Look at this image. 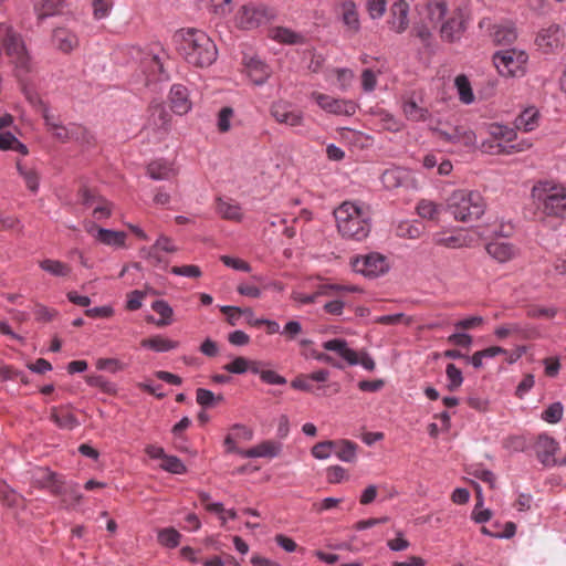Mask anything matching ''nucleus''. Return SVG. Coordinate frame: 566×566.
I'll return each mask as SVG.
<instances>
[{"label": "nucleus", "mask_w": 566, "mask_h": 566, "mask_svg": "<svg viewBox=\"0 0 566 566\" xmlns=\"http://www.w3.org/2000/svg\"><path fill=\"white\" fill-rule=\"evenodd\" d=\"M174 40L179 55L193 67L205 69L217 61V45L202 30L180 29L175 33Z\"/></svg>", "instance_id": "nucleus-1"}, {"label": "nucleus", "mask_w": 566, "mask_h": 566, "mask_svg": "<svg viewBox=\"0 0 566 566\" xmlns=\"http://www.w3.org/2000/svg\"><path fill=\"white\" fill-rule=\"evenodd\" d=\"M428 19L432 23L441 22L439 35L443 42H459L468 29L469 17L460 7L452 10L447 17L448 4L444 0L429 1L426 4Z\"/></svg>", "instance_id": "nucleus-2"}, {"label": "nucleus", "mask_w": 566, "mask_h": 566, "mask_svg": "<svg viewBox=\"0 0 566 566\" xmlns=\"http://www.w3.org/2000/svg\"><path fill=\"white\" fill-rule=\"evenodd\" d=\"M338 232L343 238L363 241L371 231L370 216L363 207L353 202H343L334 210Z\"/></svg>", "instance_id": "nucleus-3"}, {"label": "nucleus", "mask_w": 566, "mask_h": 566, "mask_svg": "<svg viewBox=\"0 0 566 566\" xmlns=\"http://www.w3.org/2000/svg\"><path fill=\"white\" fill-rule=\"evenodd\" d=\"M447 209L458 221L478 220L485 211V202L478 191L455 190L447 201Z\"/></svg>", "instance_id": "nucleus-4"}, {"label": "nucleus", "mask_w": 566, "mask_h": 566, "mask_svg": "<svg viewBox=\"0 0 566 566\" xmlns=\"http://www.w3.org/2000/svg\"><path fill=\"white\" fill-rule=\"evenodd\" d=\"M528 55L515 49L501 50L493 54V64L505 77H521L526 73Z\"/></svg>", "instance_id": "nucleus-5"}, {"label": "nucleus", "mask_w": 566, "mask_h": 566, "mask_svg": "<svg viewBox=\"0 0 566 566\" xmlns=\"http://www.w3.org/2000/svg\"><path fill=\"white\" fill-rule=\"evenodd\" d=\"M532 196L542 202V209L545 214L566 218V189H558L556 187L546 189L534 186Z\"/></svg>", "instance_id": "nucleus-6"}, {"label": "nucleus", "mask_w": 566, "mask_h": 566, "mask_svg": "<svg viewBox=\"0 0 566 566\" xmlns=\"http://www.w3.org/2000/svg\"><path fill=\"white\" fill-rule=\"evenodd\" d=\"M325 350L337 353L343 359H345L350 366L360 364L365 369L371 371L375 369L374 359L367 354L361 353L360 356L348 347V343L344 338H333L322 344Z\"/></svg>", "instance_id": "nucleus-7"}, {"label": "nucleus", "mask_w": 566, "mask_h": 566, "mask_svg": "<svg viewBox=\"0 0 566 566\" xmlns=\"http://www.w3.org/2000/svg\"><path fill=\"white\" fill-rule=\"evenodd\" d=\"M353 270L366 277H377L388 271L386 258L378 252H370L365 255H356L350 260Z\"/></svg>", "instance_id": "nucleus-8"}, {"label": "nucleus", "mask_w": 566, "mask_h": 566, "mask_svg": "<svg viewBox=\"0 0 566 566\" xmlns=\"http://www.w3.org/2000/svg\"><path fill=\"white\" fill-rule=\"evenodd\" d=\"M271 18L265 7L243 6L237 15V25L243 30H252Z\"/></svg>", "instance_id": "nucleus-9"}, {"label": "nucleus", "mask_w": 566, "mask_h": 566, "mask_svg": "<svg viewBox=\"0 0 566 566\" xmlns=\"http://www.w3.org/2000/svg\"><path fill=\"white\" fill-rule=\"evenodd\" d=\"M52 495L59 496L61 499V506L66 510L76 507L83 499L78 484L73 481H66L63 476Z\"/></svg>", "instance_id": "nucleus-10"}, {"label": "nucleus", "mask_w": 566, "mask_h": 566, "mask_svg": "<svg viewBox=\"0 0 566 566\" xmlns=\"http://www.w3.org/2000/svg\"><path fill=\"white\" fill-rule=\"evenodd\" d=\"M313 97L319 107L328 113L350 116L356 112V104L352 101L334 98L322 93H313Z\"/></svg>", "instance_id": "nucleus-11"}, {"label": "nucleus", "mask_w": 566, "mask_h": 566, "mask_svg": "<svg viewBox=\"0 0 566 566\" xmlns=\"http://www.w3.org/2000/svg\"><path fill=\"white\" fill-rule=\"evenodd\" d=\"M564 32L557 24L543 29L537 38L536 44L544 53H553L563 45Z\"/></svg>", "instance_id": "nucleus-12"}, {"label": "nucleus", "mask_w": 566, "mask_h": 566, "mask_svg": "<svg viewBox=\"0 0 566 566\" xmlns=\"http://www.w3.org/2000/svg\"><path fill=\"white\" fill-rule=\"evenodd\" d=\"M490 134L494 138V140L490 143H483L482 147L485 149V151L490 154H510L506 149V146L503 144L496 142L497 139H505L506 142H512L515 137V132L512 128H509L507 126L500 125V124H493L490 127Z\"/></svg>", "instance_id": "nucleus-13"}, {"label": "nucleus", "mask_w": 566, "mask_h": 566, "mask_svg": "<svg viewBox=\"0 0 566 566\" xmlns=\"http://www.w3.org/2000/svg\"><path fill=\"white\" fill-rule=\"evenodd\" d=\"M61 478L62 475L48 467L36 468L31 472V485L39 490H48L52 494Z\"/></svg>", "instance_id": "nucleus-14"}, {"label": "nucleus", "mask_w": 566, "mask_h": 566, "mask_svg": "<svg viewBox=\"0 0 566 566\" xmlns=\"http://www.w3.org/2000/svg\"><path fill=\"white\" fill-rule=\"evenodd\" d=\"M488 254L500 263H505L518 254V249L511 242L493 240L485 245Z\"/></svg>", "instance_id": "nucleus-15"}, {"label": "nucleus", "mask_w": 566, "mask_h": 566, "mask_svg": "<svg viewBox=\"0 0 566 566\" xmlns=\"http://www.w3.org/2000/svg\"><path fill=\"white\" fill-rule=\"evenodd\" d=\"M271 115L276 122L292 127L300 126L303 123L302 112L294 111L289 104L282 102L272 105Z\"/></svg>", "instance_id": "nucleus-16"}, {"label": "nucleus", "mask_w": 566, "mask_h": 566, "mask_svg": "<svg viewBox=\"0 0 566 566\" xmlns=\"http://www.w3.org/2000/svg\"><path fill=\"white\" fill-rule=\"evenodd\" d=\"M557 450L558 443L555 441V439L546 434L538 437L536 442V455L544 465H556L559 463L554 458Z\"/></svg>", "instance_id": "nucleus-17"}, {"label": "nucleus", "mask_w": 566, "mask_h": 566, "mask_svg": "<svg viewBox=\"0 0 566 566\" xmlns=\"http://www.w3.org/2000/svg\"><path fill=\"white\" fill-rule=\"evenodd\" d=\"M170 105L174 113L178 115L187 114L191 109V102L186 86L175 84L170 88Z\"/></svg>", "instance_id": "nucleus-18"}, {"label": "nucleus", "mask_w": 566, "mask_h": 566, "mask_svg": "<svg viewBox=\"0 0 566 566\" xmlns=\"http://www.w3.org/2000/svg\"><path fill=\"white\" fill-rule=\"evenodd\" d=\"M409 4L406 0H397L390 8V20L388 23L396 32H403L409 23Z\"/></svg>", "instance_id": "nucleus-19"}, {"label": "nucleus", "mask_w": 566, "mask_h": 566, "mask_svg": "<svg viewBox=\"0 0 566 566\" xmlns=\"http://www.w3.org/2000/svg\"><path fill=\"white\" fill-rule=\"evenodd\" d=\"M245 67L249 77L256 85L264 84L271 74L270 66L258 56H251L247 60Z\"/></svg>", "instance_id": "nucleus-20"}, {"label": "nucleus", "mask_w": 566, "mask_h": 566, "mask_svg": "<svg viewBox=\"0 0 566 566\" xmlns=\"http://www.w3.org/2000/svg\"><path fill=\"white\" fill-rule=\"evenodd\" d=\"M53 45L64 53H70L78 43L77 38L70 30L56 28L52 33Z\"/></svg>", "instance_id": "nucleus-21"}, {"label": "nucleus", "mask_w": 566, "mask_h": 566, "mask_svg": "<svg viewBox=\"0 0 566 566\" xmlns=\"http://www.w3.org/2000/svg\"><path fill=\"white\" fill-rule=\"evenodd\" d=\"M140 346L156 353H166L178 348L179 342L166 338L161 335H155L149 338H144L140 342Z\"/></svg>", "instance_id": "nucleus-22"}, {"label": "nucleus", "mask_w": 566, "mask_h": 566, "mask_svg": "<svg viewBox=\"0 0 566 566\" xmlns=\"http://www.w3.org/2000/svg\"><path fill=\"white\" fill-rule=\"evenodd\" d=\"M492 38L497 45H511L517 39L516 28L513 23L494 25Z\"/></svg>", "instance_id": "nucleus-23"}, {"label": "nucleus", "mask_w": 566, "mask_h": 566, "mask_svg": "<svg viewBox=\"0 0 566 566\" xmlns=\"http://www.w3.org/2000/svg\"><path fill=\"white\" fill-rule=\"evenodd\" d=\"M342 21L353 32L360 29L357 7L354 1L347 0L342 3Z\"/></svg>", "instance_id": "nucleus-24"}, {"label": "nucleus", "mask_w": 566, "mask_h": 566, "mask_svg": "<svg viewBox=\"0 0 566 566\" xmlns=\"http://www.w3.org/2000/svg\"><path fill=\"white\" fill-rule=\"evenodd\" d=\"M334 454L344 462L353 463L357 458V443L350 440H335Z\"/></svg>", "instance_id": "nucleus-25"}, {"label": "nucleus", "mask_w": 566, "mask_h": 566, "mask_svg": "<svg viewBox=\"0 0 566 566\" xmlns=\"http://www.w3.org/2000/svg\"><path fill=\"white\" fill-rule=\"evenodd\" d=\"M539 113L534 107L524 109L514 120L516 129L531 132L538 125Z\"/></svg>", "instance_id": "nucleus-26"}, {"label": "nucleus", "mask_w": 566, "mask_h": 566, "mask_svg": "<svg viewBox=\"0 0 566 566\" xmlns=\"http://www.w3.org/2000/svg\"><path fill=\"white\" fill-rule=\"evenodd\" d=\"M151 308L160 315V319L155 321L153 316H148L147 322L155 323L159 327L171 324L174 311L168 302L165 300H156L153 302Z\"/></svg>", "instance_id": "nucleus-27"}, {"label": "nucleus", "mask_w": 566, "mask_h": 566, "mask_svg": "<svg viewBox=\"0 0 566 566\" xmlns=\"http://www.w3.org/2000/svg\"><path fill=\"white\" fill-rule=\"evenodd\" d=\"M95 238L103 244L122 248L125 245L126 233L124 231L98 228Z\"/></svg>", "instance_id": "nucleus-28"}, {"label": "nucleus", "mask_w": 566, "mask_h": 566, "mask_svg": "<svg viewBox=\"0 0 566 566\" xmlns=\"http://www.w3.org/2000/svg\"><path fill=\"white\" fill-rule=\"evenodd\" d=\"M65 0H43L41 3L34 4L38 23L44 19L55 15L60 12Z\"/></svg>", "instance_id": "nucleus-29"}, {"label": "nucleus", "mask_w": 566, "mask_h": 566, "mask_svg": "<svg viewBox=\"0 0 566 566\" xmlns=\"http://www.w3.org/2000/svg\"><path fill=\"white\" fill-rule=\"evenodd\" d=\"M50 418L61 429L72 430L80 424L76 417L64 409L52 408Z\"/></svg>", "instance_id": "nucleus-30"}, {"label": "nucleus", "mask_w": 566, "mask_h": 566, "mask_svg": "<svg viewBox=\"0 0 566 566\" xmlns=\"http://www.w3.org/2000/svg\"><path fill=\"white\" fill-rule=\"evenodd\" d=\"M181 534L174 527H166L158 531V543L167 548H176L180 544Z\"/></svg>", "instance_id": "nucleus-31"}, {"label": "nucleus", "mask_w": 566, "mask_h": 566, "mask_svg": "<svg viewBox=\"0 0 566 566\" xmlns=\"http://www.w3.org/2000/svg\"><path fill=\"white\" fill-rule=\"evenodd\" d=\"M147 174L154 180H167L175 175V171L165 163L154 161L147 166Z\"/></svg>", "instance_id": "nucleus-32"}, {"label": "nucleus", "mask_w": 566, "mask_h": 566, "mask_svg": "<svg viewBox=\"0 0 566 566\" xmlns=\"http://www.w3.org/2000/svg\"><path fill=\"white\" fill-rule=\"evenodd\" d=\"M39 265L53 276H67L71 273V268L59 260L44 259L40 261Z\"/></svg>", "instance_id": "nucleus-33"}, {"label": "nucleus", "mask_w": 566, "mask_h": 566, "mask_svg": "<svg viewBox=\"0 0 566 566\" xmlns=\"http://www.w3.org/2000/svg\"><path fill=\"white\" fill-rule=\"evenodd\" d=\"M338 287L334 286V285H326V284H323L318 287V290L313 293V294H302V293H296L294 292L292 294V298L301 304H312V303H315L317 297L318 296H322V295H333V290H337Z\"/></svg>", "instance_id": "nucleus-34"}, {"label": "nucleus", "mask_w": 566, "mask_h": 566, "mask_svg": "<svg viewBox=\"0 0 566 566\" xmlns=\"http://www.w3.org/2000/svg\"><path fill=\"white\" fill-rule=\"evenodd\" d=\"M4 48L8 55L11 57L21 55L27 52L22 38L13 32H9L4 40Z\"/></svg>", "instance_id": "nucleus-35"}, {"label": "nucleus", "mask_w": 566, "mask_h": 566, "mask_svg": "<svg viewBox=\"0 0 566 566\" xmlns=\"http://www.w3.org/2000/svg\"><path fill=\"white\" fill-rule=\"evenodd\" d=\"M224 397L222 395L216 396L211 390L206 388H198L196 390V401L202 408H212L214 405L222 402Z\"/></svg>", "instance_id": "nucleus-36"}, {"label": "nucleus", "mask_w": 566, "mask_h": 566, "mask_svg": "<svg viewBox=\"0 0 566 566\" xmlns=\"http://www.w3.org/2000/svg\"><path fill=\"white\" fill-rule=\"evenodd\" d=\"M217 210L223 219L240 221L242 218L241 209L238 205H232L227 201L218 199Z\"/></svg>", "instance_id": "nucleus-37"}, {"label": "nucleus", "mask_w": 566, "mask_h": 566, "mask_svg": "<svg viewBox=\"0 0 566 566\" xmlns=\"http://www.w3.org/2000/svg\"><path fill=\"white\" fill-rule=\"evenodd\" d=\"M86 382L91 387H97L103 392L108 395H115L117 392L116 385L108 381L104 376L101 375H88L86 376Z\"/></svg>", "instance_id": "nucleus-38"}, {"label": "nucleus", "mask_w": 566, "mask_h": 566, "mask_svg": "<svg viewBox=\"0 0 566 566\" xmlns=\"http://www.w3.org/2000/svg\"><path fill=\"white\" fill-rule=\"evenodd\" d=\"M455 86L458 88L460 99L463 103L470 104L473 102L474 95L470 82L465 75H458L455 77Z\"/></svg>", "instance_id": "nucleus-39"}, {"label": "nucleus", "mask_w": 566, "mask_h": 566, "mask_svg": "<svg viewBox=\"0 0 566 566\" xmlns=\"http://www.w3.org/2000/svg\"><path fill=\"white\" fill-rule=\"evenodd\" d=\"M447 378L449 384L447 388L449 391H455L459 389L463 382V376L460 368H458L454 364H448L446 368Z\"/></svg>", "instance_id": "nucleus-40"}, {"label": "nucleus", "mask_w": 566, "mask_h": 566, "mask_svg": "<svg viewBox=\"0 0 566 566\" xmlns=\"http://www.w3.org/2000/svg\"><path fill=\"white\" fill-rule=\"evenodd\" d=\"M403 113L407 118L411 120H426L429 112L426 108L419 107L415 101H408L403 104Z\"/></svg>", "instance_id": "nucleus-41"}, {"label": "nucleus", "mask_w": 566, "mask_h": 566, "mask_svg": "<svg viewBox=\"0 0 566 566\" xmlns=\"http://www.w3.org/2000/svg\"><path fill=\"white\" fill-rule=\"evenodd\" d=\"M474 489H475V492H476L478 502H476L475 507H474V510L472 512V518L474 520V522H476L479 524L485 523V522H488L492 517V512L489 509H485V510H482V511H478V507L482 506V504H483V497H482V492H481L480 485L475 484Z\"/></svg>", "instance_id": "nucleus-42"}, {"label": "nucleus", "mask_w": 566, "mask_h": 566, "mask_svg": "<svg viewBox=\"0 0 566 566\" xmlns=\"http://www.w3.org/2000/svg\"><path fill=\"white\" fill-rule=\"evenodd\" d=\"M412 34L417 36L422 45L433 52V34L426 24H417L412 28Z\"/></svg>", "instance_id": "nucleus-43"}, {"label": "nucleus", "mask_w": 566, "mask_h": 566, "mask_svg": "<svg viewBox=\"0 0 566 566\" xmlns=\"http://www.w3.org/2000/svg\"><path fill=\"white\" fill-rule=\"evenodd\" d=\"M160 468L164 471H167L172 474H185L187 473V467L184 462L176 455H168L165 458L164 462L160 464Z\"/></svg>", "instance_id": "nucleus-44"}, {"label": "nucleus", "mask_w": 566, "mask_h": 566, "mask_svg": "<svg viewBox=\"0 0 566 566\" xmlns=\"http://www.w3.org/2000/svg\"><path fill=\"white\" fill-rule=\"evenodd\" d=\"M259 458H275L282 451V444L272 440H265L258 444Z\"/></svg>", "instance_id": "nucleus-45"}, {"label": "nucleus", "mask_w": 566, "mask_h": 566, "mask_svg": "<svg viewBox=\"0 0 566 566\" xmlns=\"http://www.w3.org/2000/svg\"><path fill=\"white\" fill-rule=\"evenodd\" d=\"M335 440L317 442L311 450L312 455L318 460H325L334 453Z\"/></svg>", "instance_id": "nucleus-46"}, {"label": "nucleus", "mask_w": 566, "mask_h": 566, "mask_svg": "<svg viewBox=\"0 0 566 566\" xmlns=\"http://www.w3.org/2000/svg\"><path fill=\"white\" fill-rule=\"evenodd\" d=\"M423 231L421 223L401 222L398 226V235L408 239H418Z\"/></svg>", "instance_id": "nucleus-47"}, {"label": "nucleus", "mask_w": 566, "mask_h": 566, "mask_svg": "<svg viewBox=\"0 0 566 566\" xmlns=\"http://www.w3.org/2000/svg\"><path fill=\"white\" fill-rule=\"evenodd\" d=\"M563 413V405L560 402H553L544 410L542 419L548 423H557L562 420Z\"/></svg>", "instance_id": "nucleus-48"}, {"label": "nucleus", "mask_w": 566, "mask_h": 566, "mask_svg": "<svg viewBox=\"0 0 566 566\" xmlns=\"http://www.w3.org/2000/svg\"><path fill=\"white\" fill-rule=\"evenodd\" d=\"M439 208L433 201L422 199L417 206V211L421 218L434 220L439 213Z\"/></svg>", "instance_id": "nucleus-49"}, {"label": "nucleus", "mask_w": 566, "mask_h": 566, "mask_svg": "<svg viewBox=\"0 0 566 566\" xmlns=\"http://www.w3.org/2000/svg\"><path fill=\"white\" fill-rule=\"evenodd\" d=\"M114 6V0H93V17L96 20L106 18Z\"/></svg>", "instance_id": "nucleus-50"}, {"label": "nucleus", "mask_w": 566, "mask_h": 566, "mask_svg": "<svg viewBox=\"0 0 566 566\" xmlns=\"http://www.w3.org/2000/svg\"><path fill=\"white\" fill-rule=\"evenodd\" d=\"M220 311L227 315V321L231 326L237 324L240 314L252 315V308L250 307L241 308L238 306L224 305L220 307Z\"/></svg>", "instance_id": "nucleus-51"}, {"label": "nucleus", "mask_w": 566, "mask_h": 566, "mask_svg": "<svg viewBox=\"0 0 566 566\" xmlns=\"http://www.w3.org/2000/svg\"><path fill=\"white\" fill-rule=\"evenodd\" d=\"M96 368L116 374L117 371L124 370L126 365L117 358H99L96 361Z\"/></svg>", "instance_id": "nucleus-52"}, {"label": "nucleus", "mask_w": 566, "mask_h": 566, "mask_svg": "<svg viewBox=\"0 0 566 566\" xmlns=\"http://www.w3.org/2000/svg\"><path fill=\"white\" fill-rule=\"evenodd\" d=\"M381 181L388 189H395L401 186L402 179L400 171L396 169H388L381 175Z\"/></svg>", "instance_id": "nucleus-53"}, {"label": "nucleus", "mask_w": 566, "mask_h": 566, "mask_svg": "<svg viewBox=\"0 0 566 566\" xmlns=\"http://www.w3.org/2000/svg\"><path fill=\"white\" fill-rule=\"evenodd\" d=\"M223 369L231 374H244L249 369V359L245 357H235L231 363L223 366Z\"/></svg>", "instance_id": "nucleus-54"}, {"label": "nucleus", "mask_w": 566, "mask_h": 566, "mask_svg": "<svg viewBox=\"0 0 566 566\" xmlns=\"http://www.w3.org/2000/svg\"><path fill=\"white\" fill-rule=\"evenodd\" d=\"M387 0H367L366 8L371 19H379L386 12Z\"/></svg>", "instance_id": "nucleus-55"}, {"label": "nucleus", "mask_w": 566, "mask_h": 566, "mask_svg": "<svg viewBox=\"0 0 566 566\" xmlns=\"http://www.w3.org/2000/svg\"><path fill=\"white\" fill-rule=\"evenodd\" d=\"M159 252L160 251L155 249L154 247L143 248L140 250L142 256L145 258L153 266H159L163 263H165V265L167 264V262L164 260Z\"/></svg>", "instance_id": "nucleus-56"}, {"label": "nucleus", "mask_w": 566, "mask_h": 566, "mask_svg": "<svg viewBox=\"0 0 566 566\" xmlns=\"http://www.w3.org/2000/svg\"><path fill=\"white\" fill-rule=\"evenodd\" d=\"M233 116V109L229 106L222 107L218 114V129L220 133H227L231 125L230 119Z\"/></svg>", "instance_id": "nucleus-57"}, {"label": "nucleus", "mask_w": 566, "mask_h": 566, "mask_svg": "<svg viewBox=\"0 0 566 566\" xmlns=\"http://www.w3.org/2000/svg\"><path fill=\"white\" fill-rule=\"evenodd\" d=\"M403 322L406 325L411 323L410 317H406L402 313L391 314V315H382L375 319V323L381 325H396Z\"/></svg>", "instance_id": "nucleus-58"}, {"label": "nucleus", "mask_w": 566, "mask_h": 566, "mask_svg": "<svg viewBox=\"0 0 566 566\" xmlns=\"http://www.w3.org/2000/svg\"><path fill=\"white\" fill-rule=\"evenodd\" d=\"M170 272L175 275L188 276V277H200L202 272L198 265H181L172 266Z\"/></svg>", "instance_id": "nucleus-59"}, {"label": "nucleus", "mask_w": 566, "mask_h": 566, "mask_svg": "<svg viewBox=\"0 0 566 566\" xmlns=\"http://www.w3.org/2000/svg\"><path fill=\"white\" fill-rule=\"evenodd\" d=\"M146 293L139 290H134L127 294L126 310L137 311L142 307L143 300Z\"/></svg>", "instance_id": "nucleus-60"}, {"label": "nucleus", "mask_w": 566, "mask_h": 566, "mask_svg": "<svg viewBox=\"0 0 566 566\" xmlns=\"http://www.w3.org/2000/svg\"><path fill=\"white\" fill-rule=\"evenodd\" d=\"M527 316L531 318H553L557 314V310L555 307H539V306H531L527 310Z\"/></svg>", "instance_id": "nucleus-61"}, {"label": "nucleus", "mask_w": 566, "mask_h": 566, "mask_svg": "<svg viewBox=\"0 0 566 566\" xmlns=\"http://www.w3.org/2000/svg\"><path fill=\"white\" fill-rule=\"evenodd\" d=\"M274 39L283 43L295 44L300 35L286 28H276Z\"/></svg>", "instance_id": "nucleus-62"}, {"label": "nucleus", "mask_w": 566, "mask_h": 566, "mask_svg": "<svg viewBox=\"0 0 566 566\" xmlns=\"http://www.w3.org/2000/svg\"><path fill=\"white\" fill-rule=\"evenodd\" d=\"M220 260L222 261V263L229 268H232L234 270H238V271H243V272H250L251 271V266L248 262L241 260V259H238V258H232V256H229V255H222L220 258Z\"/></svg>", "instance_id": "nucleus-63"}, {"label": "nucleus", "mask_w": 566, "mask_h": 566, "mask_svg": "<svg viewBox=\"0 0 566 566\" xmlns=\"http://www.w3.org/2000/svg\"><path fill=\"white\" fill-rule=\"evenodd\" d=\"M151 247L167 253H175L178 251V248L174 244L172 240L164 234L159 235Z\"/></svg>", "instance_id": "nucleus-64"}]
</instances>
